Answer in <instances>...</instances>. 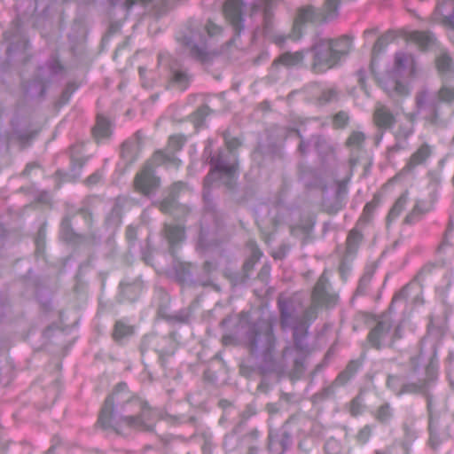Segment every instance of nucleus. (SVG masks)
Instances as JSON below:
<instances>
[{
    "mask_svg": "<svg viewBox=\"0 0 454 454\" xmlns=\"http://www.w3.org/2000/svg\"><path fill=\"white\" fill-rule=\"evenodd\" d=\"M338 295L329 291L326 271L318 278L311 294V303L306 309H295L292 302L278 301L280 323L283 329L293 330L294 349L299 355L308 352L306 336L308 328L317 317L322 308H333L336 305Z\"/></svg>",
    "mask_w": 454,
    "mask_h": 454,
    "instance_id": "obj_1",
    "label": "nucleus"
},
{
    "mask_svg": "<svg viewBox=\"0 0 454 454\" xmlns=\"http://www.w3.org/2000/svg\"><path fill=\"white\" fill-rule=\"evenodd\" d=\"M126 388L125 383H120L114 392L106 397L101 408L98 423L103 428L113 429L118 434L121 433L123 427L141 431H151L158 414L139 398L128 400L122 408L123 414L119 416L114 412V403L122 399L121 395Z\"/></svg>",
    "mask_w": 454,
    "mask_h": 454,
    "instance_id": "obj_2",
    "label": "nucleus"
},
{
    "mask_svg": "<svg viewBox=\"0 0 454 454\" xmlns=\"http://www.w3.org/2000/svg\"><path fill=\"white\" fill-rule=\"evenodd\" d=\"M224 142L226 148L219 152L217 156H212L211 153V141L208 140V145L205 147L204 155L210 158V164L212 168L204 179V200L206 213L204 215V221L207 219H214L217 225L216 215L214 207L207 201V192L209 186L220 180L228 188H232L238 177V160L235 150L239 146L240 143L238 138H229L224 135Z\"/></svg>",
    "mask_w": 454,
    "mask_h": 454,
    "instance_id": "obj_3",
    "label": "nucleus"
},
{
    "mask_svg": "<svg viewBox=\"0 0 454 454\" xmlns=\"http://www.w3.org/2000/svg\"><path fill=\"white\" fill-rule=\"evenodd\" d=\"M417 73L416 62L410 53L399 51L395 55L393 69L380 81V85L390 97L406 96L410 93L407 78Z\"/></svg>",
    "mask_w": 454,
    "mask_h": 454,
    "instance_id": "obj_4",
    "label": "nucleus"
},
{
    "mask_svg": "<svg viewBox=\"0 0 454 454\" xmlns=\"http://www.w3.org/2000/svg\"><path fill=\"white\" fill-rule=\"evenodd\" d=\"M340 0H325L323 9L305 6L298 11L292 32L288 35H275V43L281 45L287 39L298 40L302 35V26L306 23L319 24L328 22L338 16Z\"/></svg>",
    "mask_w": 454,
    "mask_h": 454,
    "instance_id": "obj_5",
    "label": "nucleus"
},
{
    "mask_svg": "<svg viewBox=\"0 0 454 454\" xmlns=\"http://www.w3.org/2000/svg\"><path fill=\"white\" fill-rule=\"evenodd\" d=\"M275 343L273 326L270 320L260 319L249 326L246 344L251 353H260L265 361H271Z\"/></svg>",
    "mask_w": 454,
    "mask_h": 454,
    "instance_id": "obj_6",
    "label": "nucleus"
},
{
    "mask_svg": "<svg viewBox=\"0 0 454 454\" xmlns=\"http://www.w3.org/2000/svg\"><path fill=\"white\" fill-rule=\"evenodd\" d=\"M222 27L208 20L205 26L201 27H192L189 34L177 36L188 50L190 54L201 62L209 60L210 54L206 49L207 38H212L220 35Z\"/></svg>",
    "mask_w": 454,
    "mask_h": 454,
    "instance_id": "obj_7",
    "label": "nucleus"
},
{
    "mask_svg": "<svg viewBox=\"0 0 454 454\" xmlns=\"http://www.w3.org/2000/svg\"><path fill=\"white\" fill-rule=\"evenodd\" d=\"M438 101L451 103L454 101V87L442 84L435 98H430L427 90H423L416 95V106L419 113H424V118L433 125L439 124Z\"/></svg>",
    "mask_w": 454,
    "mask_h": 454,
    "instance_id": "obj_8",
    "label": "nucleus"
},
{
    "mask_svg": "<svg viewBox=\"0 0 454 454\" xmlns=\"http://www.w3.org/2000/svg\"><path fill=\"white\" fill-rule=\"evenodd\" d=\"M435 379L436 372L434 367L427 366L423 372V378L416 381L403 383L397 376H388L387 385L397 395L404 393L426 395Z\"/></svg>",
    "mask_w": 454,
    "mask_h": 454,
    "instance_id": "obj_9",
    "label": "nucleus"
},
{
    "mask_svg": "<svg viewBox=\"0 0 454 454\" xmlns=\"http://www.w3.org/2000/svg\"><path fill=\"white\" fill-rule=\"evenodd\" d=\"M158 66L164 72V77L169 83L180 90H185L191 82V76L186 69L168 52H160Z\"/></svg>",
    "mask_w": 454,
    "mask_h": 454,
    "instance_id": "obj_10",
    "label": "nucleus"
},
{
    "mask_svg": "<svg viewBox=\"0 0 454 454\" xmlns=\"http://www.w3.org/2000/svg\"><path fill=\"white\" fill-rule=\"evenodd\" d=\"M62 68L57 58H51L45 67L38 69L36 76L24 85L26 95L31 98H42L45 93L51 77L59 74Z\"/></svg>",
    "mask_w": 454,
    "mask_h": 454,
    "instance_id": "obj_11",
    "label": "nucleus"
},
{
    "mask_svg": "<svg viewBox=\"0 0 454 454\" xmlns=\"http://www.w3.org/2000/svg\"><path fill=\"white\" fill-rule=\"evenodd\" d=\"M401 338V325L393 328L388 315L382 316L368 334V340L374 348L390 345Z\"/></svg>",
    "mask_w": 454,
    "mask_h": 454,
    "instance_id": "obj_12",
    "label": "nucleus"
},
{
    "mask_svg": "<svg viewBox=\"0 0 454 454\" xmlns=\"http://www.w3.org/2000/svg\"><path fill=\"white\" fill-rule=\"evenodd\" d=\"M307 51L312 53L311 69L315 73H323L338 64L330 39H319Z\"/></svg>",
    "mask_w": 454,
    "mask_h": 454,
    "instance_id": "obj_13",
    "label": "nucleus"
},
{
    "mask_svg": "<svg viewBox=\"0 0 454 454\" xmlns=\"http://www.w3.org/2000/svg\"><path fill=\"white\" fill-rule=\"evenodd\" d=\"M434 268V266L433 264L425 265L414 277L413 280L394 296L390 309H393L395 302L402 300L411 299L414 303H421L422 300L420 294L422 286L420 282L433 271Z\"/></svg>",
    "mask_w": 454,
    "mask_h": 454,
    "instance_id": "obj_14",
    "label": "nucleus"
},
{
    "mask_svg": "<svg viewBox=\"0 0 454 454\" xmlns=\"http://www.w3.org/2000/svg\"><path fill=\"white\" fill-rule=\"evenodd\" d=\"M185 143V137L183 135H174L168 139V148L165 151H158L153 157L154 165H166L168 168H178L181 160L175 155V152L180 150Z\"/></svg>",
    "mask_w": 454,
    "mask_h": 454,
    "instance_id": "obj_15",
    "label": "nucleus"
},
{
    "mask_svg": "<svg viewBox=\"0 0 454 454\" xmlns=\"http://www.w3.org/2000/svg\"><path fill=\"white\" fill-rule=\"evenodd\" d=\"M434 146L427 143L421 144L410 156L401 173L413 172L418 167H426L433 156Z\"/></svg>",
    "mask_w": 454,
    "mask_h": 454,
    "instance_id": "obj_16",
    "label": "nucleus"
},
{
    "mask_svg": "<svg viewBox=\"0 0 454 454\" xmlns=\"http://www.w3.org/2000/svg\"><path fill=\"white\" fill-rule=\"evenodd\" d=\"M134 183L137 191L144 195H150L158 188L160 180L155 176L151 164H148L137 174Z\"/></svg>",
    "mask_w": 454,
    "mask_h": 454,
    "instance_id": "obj_17",
    "label": "nucleus"
},
{
    "mask_svg": "<svg viewBox=\"0 0 454 454\" xmlns=\"http://www.w3.org/2000/svg\"><path fill=\"white\" fill-rule=\"evenodd\" d=\"M243 5V0H227L223 5L225 19L231 25L237 35H239L244 28L242 18Z\"/></svg>",
    "mask_w": 454,
    "mask_h": 454,
    "instance_id": "obj_18",
    "label": "nucleus"
},
{
    "mask_svg": "<svg viewBox=\"0 0 454 454\" xmlns=\"http://www.w3.org/2000/svg\"><path fill=\"white\" fill-rule=\"evenodd\" d=\"M414 132L413 114L405 115V121L400 122L395 132V144L388 148V153L392 154L407 147L406 139Z\"/></svg>",
    "mask_w": 454,
    "mask_h": 454,
    "instance_id": "obj_19",
    "label": "nucleus"
},
{
    "mask_svg": "<svg viewBox=\"0 0 454 454\" xmlns=\"http://www.w3.org/2000/svg\"><path fill=\"white\" fill-rule=\"evenodd\" d=\"M308 51H299L294 53L291 52H285L281 54L275 61L273 62L270 74H269V79L271 82H275L278 80V73H279V66L282 65L286 67H292L299 65L303 58L305 53H307Z\"/></svg>",
    "mask_w": 454,
    "mask_h": 454,
    "instance_id": "obj_20",
    "label": "nucleus"
},
{
    "mask_svg": "<svg viewBox=\"0 0 454 454\" xmlns=\"http://www.w3.org/2000/svg\"><path fill=\"white\" fill-rule=\"evenodd\" d=\"M432 19L434 22L454 31V0H437Z\"/></svg>",
    "mask_w": 454,
    "mask_h": 454,
    "instance_id": "obj_21",
    "label": "nucleus"
},
{
    "mask_svg": "<svg viewBox=\"0 0 454 454\" xmlns=\"http://www.w3.org/2000/svg\"><path fill=\"white\" fill-rule=\"evenodd\" d=\"M310 148L315 149L321 156H326L333 151L331 143L323 137H312L309 142L301 140L298 150L301 154L309 153Z\"/></svg>",
    "mask_w": 454,
    "mask_h": 454,
    "instance_id": "obj_22",
    "label": "nucleus"
},
{
    "mask_svg": "<svg viewBox=\"0 0 454 454\" xmlns=\"http://www.w3.org/2000/svg\"><path fill=\"white\" fill-rule=\"evenodd\" d=\"M373 121L378 129L386 130L392 128L395 117L387 106L377 102L373 112Z\"/></svg>",
    "mask_w": 454,
    "mask_h": 454,
    "instance_id": "obj_23",
    "label": "nucleus"
},
{
    "mask_svg": "<svg viewBox=\"0 0 454 454\" xmlns=\"http://www.w3.org/2000/svg\"><path fill=\"white\" fill-rule=\"evenodd\" d=\"M185 189L182 182L175 183L170 188L168 195L160 203V209L164 213H171L176 207V198Z\"/></svg>",
    "mask_w": 454,
    "mask_h": 454,
    "instance_id": "obj_24",
    "label": "nucleus"
},
{
    "mask_svg": "<svg viewBox=\"0 0 454 454\" xmlns=\"http://www.w3.org/2000/svg\"><path fill=\"white\" fill-rule=\"evenodd\" d=\"M281 0H257L253 4L252 12L262 11L265 29L268 30L272 18V10Z\"/></svg>",
    "mask_w": 454,
    "mask_h": 454,
    "instance_id": "obj_25",
    "label": "nucleus"
},
{
    "mask_svg": "<svg viewBox=\"0 0 454 454\" xmlns=\"http://www.w3.org/2000/svg\"><path fill=\"white\" fill-rule=\"evenodd\" d=\"M332 51L336 57L337 63L347 56L352 47V40L348 35H342L337 39H330Z\"/></svg>",
    "mask_w": 454,
    "mask_h": 454,
    "instance_id": "obj_26",
    "label": "nucleus"
},
{
    "mask_svg": "<svg viewBox=\"0 0 454 454\" xmlns=\"http://www.w3.org/2000/svg\"><path fill=\"white\" fill-rule=\"evenodd\" d=\"M166 238L169 243V249L172 255H175L176 246L184 239V230L179 225H165Z\"/></svg>",
    "mask_w": 454,
    "mask_h": 454,
    "instance_id": "obj_27",
    "label": "nucleus"
},
{
    "mask_svg": "<svg viewBox=\"0 0 454 454\" xmlns=\"http://www.w3.org/2000/svg\"><path fill=\"white\" fill-rule=\"evenodd\" d=\"M141 144L138 140L126 141L121 147V157L128 164H132L139 156Z\"/></svg>",
    "mask_w": 454,
    "mask_h": 454,
    "instance_id": "obj_28",
    "label": "nucleus"
},
{
    "mask_svg": "<svg viewBox=\"0 0 454 454\" xmlns=\"http://www.w3.org/2000/svg\"><path fill=\"white\" fill-rule=\"evenodd\" d=\"M93 136L98 142H101L111 135V124L104 116L98 115L92 129Z\"/></svg>",
    "mask_w": 454,
    "mask_h": 454,
    "instance_id": "obj_29",
    "label": "nucleus"
},
{
    "mask_svg": "<svg viewBox=\"0 0 454 454\" xmlns=\"http://www.w3.org/2000/svg\"><path fill=\"white\" fill-rule=\"evenodd\" d=\"M406 40L416 43L421 49H427L434 43V35L428 32L412 31L407 34Z\"/></svg>",
    "mask_w": 454,
    "mask_h": 454,
    "instance_id": "obj_30",
    "label": "nucleus"
},
{
    "mask_svg": "<svg viewBox=\"0 0 454 454\" xmlns=\"http://www.w3.org/2000/svg\"><path fill=\"white\" fill-rule=\"evenodd\" d=\"M436 67L441 75L446 79L452 77L453 63L446 52H442L436 59Z\"/></svg>",
    "mask_w": 454,
    "mask_h": 454,
    "instance_id": "obj_31",
    "label": "nucleus"
},
{
    "mask_svg": "<svg viewBox=\"0 0 454 454\" xmlns=\"http://www.w3.org/2000/svg\"><path fill=\"white\" fill-rule=\"evenodd\" d=\"M314 226V221L310 216L301 220V222L291 227V233L302 239H307Z\"/></svg>",
    "mask_w": 454,
    "mask_h": 454,
    "instance_id": "obj_32",
    "label": "nucleus"
},
{
    "mask_svg": "<svg viewBox=\"0 0 454 454\" xmlns=\"http://www.w3.org/2000/svg\"><path fill=\"white\" fill-rule=\"evenodd\" d=\"M374 419L381 424H388L394 417V409L387 403L380 405L373 412Z\"/></svg>",
    "mask_w": 454,
    "mask_h": 454,
    "instance_id": "obj_33",
    "label": "nucleus"
},
{
    "mask_svg": "<svg viewBox=\"0 0 454 454\" xmlns=\"http://www.w3.org/2000/svg\"><path fill=\"white\" fill-rule=\"evenodd\" d=\"M408 202V192H405L396 200L387 215V223L395 221L404 209Z\"/></svg>",
    "mask_w": 454,
    "mask_h": 454,
    "instance_id": "obj_34",
    "label": "nucleus"
},
{
    "mask_svg": "<svg viewBox=\"0 0 454 454\" xmlns=\"http://www.w3.org/2000/svg\"><path fill=\"white\" fill-rule=\"evenodd\" d=\"M339 98V91L335 87H325L320 90L317 101L320 105L335 102Z\"/></svg>",
    "mask_w": 454,
    "mask_h": 454,
    "instance_id": "obj_35",
    "label": "nucleus"
},
{
    "mask_svg": "<svg viewBox=\"0 0 454 454\" xmlns=\"http://www.w3.org/2000/svg\"><path fill=\"white\" fill-rule=\"evenodd\" d=\"M133 333L132 326L129 325L122 320H119L115 323L113 336L115 340H121L126 337L130 336Z\"/></svg>",
    "mask_w": 454,
    "mask_h": 454,
    "instance_id": "obj_36",
    "label": "nucleus"
},
{
    "mask_svg": "<svg viewBox=\"0 0 454 454\" xmlns=\"http://www.w3.org/2000/svg\"><path fill=\"white\" fill-rule=\"evenodd\" d=\"M427 211V206L423 201H417L414 205L411 212L408 214L404 219V222L408 224L414 223L419 217Z\"/></svg>",
    "mask_w": 454,
    "mask_h": 454,
    "instance_id": "obj_37",
    "label": "nucleus"
},
{
    "mask_svg": "<svg viewBox=\"0 0 454 454\" xmlns=\"http://www.w3.org/2000/svg\"><path fill=\"white\" fill-rule=\"evenodd\" d=\"M361 240L362 234L356 230H352L347 238V254H352L355 253Z\"/></svg>",
    "mask_w": 454,
    "mask_h": 454,
    "instance_id": "obj_38",
    "label": "nucleus"
},
{
    "mask_svg": "<svg viewBox=\"0 0 454 454\" xmlns=\"http://www.w3.org/2000/svg\"><path fill=\"white\" fill-rule=\"evenodd\" d=\"M392 39L393 35L391 33H387L378 38L372 48V53L373 59H375L377 55L380 54L385 50V48L391 42Z\"/></svg>",
    "mask_w": 454,
    "mask_h": 454,
    "instance_id": "obj_39",
    "label": "nucleus"
},
{
    "mask_svg": "<svg viewBox=\"0 0 454 454\" xmlns=\"http://www.w3.org/2000/svg\"><path fill=\"white\" fill-rule=\"evenodd\" d=\"M372 270H367L361 277L356 290L355 292L356 295H364L367 293L369 288L372 278Z\"/></svg>",
    "mask_w": 454,
    "mask_h": 454,
    "instance_id": "obj_40",
    "label": "nucleus"
},
{
    "mask_svg": "<svg viewBox=\"0 0 454 454\" xmlns=\"http://www.w3.org/2000/svg\"><path fill=\"white\" fill-rule=\"evenodd\" d=\"M247 247L251 251V254L249 259L245 262L244 268L248 270L253 265L261 258L262 253L256 247V244L254 241H249L247 243Z\"/></svg>",
    "mask_w": 454,
    "mask_h": 454,
    "instance_id": "obj_41",
    "label": "nucleus"
},
{
    "mask_svg": "<svg viewBox=\"0 0 454 454\" xmlns=\"http://www.w3.org/2000/svg\"><path fill=\"white\" fill-rule=\"evenodd\" d=\"M365 136L361 131H353L347 139V145L351 149H359L363 145Z\"/></svg>",
    "mask_w": 454,
    "mask_h": 454,
    "instance_id": "obj_42",
    "label": "nucleus"
},
{
    "mask_svg": "<svg viewBox=\"0 0 454 454\" xmlns=\"http://www.w3.org/2000/svg\"><path fill=\"white\" fill-rule=\"evenodd\" d=\"M374 427L375 426L373 425H365L363 427L356 436V442L360 444H365L372 436Z\"/></svg>",
    "mask_w": 454,
    "mask_h": 454,
    "instance_id": "obj_43",
    "label": "nucleus"
},
{
    "mask_svg": "<svg viewBox=\"0 0 454 454\" xmlns=\"http://www.w3.org/2000/svg\"><path fill=\"white\" fill-rule=\"evenodd\" d=\"M223 444L226 451H232L236 450L239 446V438L236 432L226 434Z\"/></svg>",
    "mask_w": 454,
    "mask_h": 454,
    "instance_id": "obj_44",
    "label": "nucleus"
},
{
    "mask_svg": "<svg viewBox=\"0 0 454 454\" xmlns=\"http://www.w3.org/2000/svg\"><path fill=\"white\" fill-rule=\"evenodd\" d=\"M376 207L377 203L375 201L368 202L364 206L363 213L359 218V223H367L371 220Z\"/></svg>",
    "mask_w": 454,
    "mask_h": 454,
    "instance_id": "obj_45",
    "label": "nucleus"
},
{
    "mask_svg": "<svg viewBox=\"0 0 454 454\" xmlns=\"http://www.w3.org/2000/svg\"><path fill=\"white\" fill-rule=\"evenodd\" d=\"M349 120V116L347 112L340 111L333 117V125L336 129L344 128Z\"/></svg>",
    "mask_w": 454,
    "mask_h": 454,
    "instance_id": "obj_46",
    "label": "nucleus"
},
{
    "mask_svg": "<svg viewBox=\"0 0 454 454\" xmlns=\"http://www.w3.org/2000/svg\"><path fill=\"white\" fill-rule=\"evenodd\" d=\"M77 86L74 82H69L66 88L64 89L59 99V105L63 106L66 105L73 93L76 90Z\"/></svg>",
    "mask_w": 454,
    "mask_h": 454,
    "instance_id": "obj_47",
    "label": "nucleus"
},
{
    "mask_svg": "<svg viewBox=\"0 0 454 454\" xmlns=\"http://www.w3.org/2000/svg\"><path fill=\"white\" fill-rule=\"evenodd\" d=\"M152 0H108L111 6H121L124 10H129L137 2L147 3Z\"/></svg>",
    "mask_w": 454,
    "mask_h": 454,
    "instance_id": "obj_48",
    "label": "nucleus"
},
{
    "mask_svg": "<svg viewBox=\"0 0 454 454\" xmlns=\"http://www.w3.org/2000/svg\"><path fill=\"white\" fill-rule=\"evenodd\" d=\"M352 376H350L346 371L341 372L337 378L334 380L333 384L327 388L328 392H333L337 387L343 386L346 384Z\"/></svg>",
    "mask_w": 454,
    "mask_h": 454,
    "instance_id": "obj_49",
    "label": "nucleus"
},
{
    "mask_svg": "<svg viewBox=\"0 0 454 454\" xmlns=\"http://www.w3.org/2000/svg\"><path fill=\"white\" fill-rule=\"evenodd\" d=\"M352 376H350L346 371L341 372L337 378L334 380L333 384L327 388L328 392H333L337 387L343 386L346 384Z\"/></svg>",
    "mask_w": 454,
    "mask_h": 454,
    "instance_id": "obj_50",
    "label": "nucleus"
},
{
    "mask_svg": "<svg viewBox=\"0 0 454 454\" xmlns=\"http://www.w3.org/2000/svg\"><path fill=\"white\" fill-rule=\"evenodd\" d=\"M364 401L362 397L356 396L355 397L350 403V413L353 416H358L364 411Z\"/></svg>",
    "mask_w": 454,
    "mask_h": 454,
    "instance_id": "obj_51",
    "label": "nucleus"
},
{
    "mask_svg": "<svg viewBox=\"0 0 454 454\" xmlns=\"http://www.w3.org/2000/svg\"><path fill=\"white\" fill-rule=\"evenodd\" d=\"M61 235L66 240H72L74 233L70 229V222L67 218H65L61 223Z\"/></svg>",
    "mask_w": 454,
    "mask_h": 454,
    "instance_id": "obj_52",
    "label": "nucleus"
},
{
    "mask_svg": "<svg viewBox=\"0 0 454 454\" xmlns=\"http://www.w3.org/2000/svg\"><path fill=\"white\" fill-rule=\"evenodd\" d=\"M210 109L207 106H203L199 108L194 114V121L196 125H200L204 118L208 115Z\"/></svg>",
    "mask_w": 454,
    "mask_h": 454,
    "instance_id": "obj_53",
    "label": "nucleus"
},
{
    "mask_svg": "<svg viewBox=\"0 0 454 454\" xmlns=\"http://www.w3.org/2000/svg\"><path fill=\"white\" fill-rule=\"evenodd\" d=\"M350 180V176L337 182L336 195L338 199L342 198L348 192V184Z\"/></svg>",
    "mask_w": 454,
    "mask_h": 454,
    "instance_id": "obj_54",
    "label": "nucleus"
},
{
    "mask_svg": "<svg viewBox=\"0 0 454 454\" xmlns=\"http://www.w3.org/2000/svg\"><path fill=\"white\" fill-rule=\"evenodd\" d=\"M403 430L405 434L406 441L411 442L413 441L417 435H418V429L413 427V425L409 426L408 424L403 425Z\"/></svg>",
    "mask_w": 454,
    "mask_h": 454,
    "instance_id": "obj_55",
    "label": "nucleus"
},
{
    "mask_svg": "<svg viewBox=\"0 0 454 454\" xmlns=\"http://www.w3.org/2000/svg\"><path fill=\"white\" fill-rule=\"evenodd\" d=\"M325 450L327 454H338L340 451L339 442L334 439H330L325 442Z\"/></svg>",
    "mask_w": 454,
    "mask_h": 454,
    "instance_id": "obj_56",
    "label": "nucleus"
},
{
    "mask_svg": "<svg viewBox=\"0 0 454 454\" xmlns=\"http://www.w3.org/2000/svg\"><path fill=\"white\" fill-rule=\"evenodd\" d=\"M28 42L25 37L20 39V45H15L14 43H11V45L7 49V53L9 56L12 54L13 51H17L19 48L22 50H26L27 48Z\"/></svg>",
    "mask_w": 454,
    "mask_h": 454,
    "instance_id": "obj_57",
    "label": "nucleus"
},
{
    "mask_svg": "<svg viewBox=\"0 0 454 454\" xmlns=\"http://www.w3.org/2000/svg\"><path fill=\"white\" fill-rule=\"evenodd\" d=\"M102 176H103V175H102L101 171L98 170L87 178L86 184L89 186L95 185L100 182V180L102 179Z\"/></svg>",
    "mask_w": 454,
    "mask_h": 454,
    "instance_id": "obj_58",
    "label": "nucleus"
},
{
    "mask_svg": "<svg viewBox=\"0 0 454 454\" xmlns=\"http://www.w3.org/2000/svg\"><path fill=\"white\" fill-rule=\"evenodd\" d=\"M358 368H359L358 362L351 361L348 363V364L347 365V367L344 371H346L350 376L353 377L358 371Z\"/></svg>",
    "mask_w": 454,
    "mask_h": 454,
    "instance_id": "obj_59",
    "label": "nucleus"
},
{
    "mask_svg": "<svg viewBox=\"0 0 454 454\" xmlns=\"http://www.w3.org/2000/svg\"><path fill=\"white\" fill-rule=\"evenodd\" d=\"M137 230L132 226H129L126 231V237L129 241H132L136 239Z\"/></svg>",
    "mask_w": 454,
    "mask_h": 454,
    "instance_id": "obj_60",
    "label": "nucleus"
},
{
    "mask_svg": "<svg viewBox=\"0 0 454 454\" xmlns=\"http://www.w3.org/2000/svg\"><path fill=\"white\" fill-rule=\"evenodd\" d=\"M394 449H395L394 445L387 446L384 450H375V454H393Z\"/></svg>",
    "mask_w": 454,
    "mask_h": 454,
    "instance_id": "obj_61",
    "label": "nucleus"
},
{
    "mask_svg": "<svg viewBox=\"0 0 454 454\" xmlns=\"http://www.w3.org/2000/svg\"><path fill=\"white\" fill-rule=\"evenodd\" d=\"M38 168L36 163H28L23 171V175L28 176L32 169Z\"/></svg>",
    "mask_w": 454,
    "mask_h": 454,
    "instance_id": "obj_62",
    "label": "nucleus"
},
{
    "mask_svg": "<svg viewBox=\"0 0 454 454\" xmlns=\"http://www.w3.org/2000/svg\"><path fill=\"white\" fill-rule=\"evenodd\" d=\"M289 442V436L286 434H283V438L279 442V444L281 445L283 450H286L287 448Z\"/></svg>",
    "mask_w": 454,
    "mask_h": 454,
    "instance_id": "obj_63",
    "label": "nucleus"
},
{
    "mask_svg": "<svg viewBox=\"0 0 454 454\" xmlns=\"http://www.w3.org/2000/svg\"><path fill=\"white\" fill-rule=\"evenodd\" d=\"M211 451V446L208 441H206L203 447H202V453L203 454H210Z\"/></svg>",
    "mask_w": 454,
    "mask_h": 454,
    "instance_id": "obj_64",
    "label": "nucleus"
}]
</instances>
